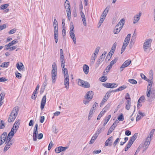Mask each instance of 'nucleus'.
<instances>
[{
	"mask_svg": "<svg viewBox=\"0 0 155 155\" xmlns=\"http://www.w3.org/2000/svg\"><path fill=\"white\" fill-rule=\"evenodd\" d=\"M7 133L5 132L2 134L0 137V146H1L4 142L6 144L4 149V151H6L11 147L12 144L11 139L6 138Z\"/></svg>",
	"mask_w": 155,
	"mask_h": 155,
	"instance_id": "f257e3e1",
	"label": "nucleus"
},
{
	"mask_svg": "<svg viewBox=\"0 0 155 155\" xmlns=\"http://www.w3.org/2000/svg\"><path fill=\"white\" fill-rule=\"evenodd\" d=\"M125 21L124 19H121L116 25L114 30V34H117L120 32L125 23Z\"/></svg>",
	"mask_w": 155,
	"mask_h": 155,
	"instance_id": "f03ea898",
	"label": "nucleus"
},
{
	"mask_svg": "<svg viewBox=\"0 0 155 155\" xmlns=\"http://www.w3.org/2000/svg\"><path fill=\"white\" fill-rule=\"evenodd\" d=\"M18 111V108L15 107L13 108L8 118V122L10 123L14 121L17 115Z\"/></svg>",
	"mask_w": 155,
	"mask_h": 155,
	"instance_id": "7ed1b4c3",
	"label": "nucleus"
},
{
	"mask_svg": "<svg viewBox=\"0 0 155 155\" xmlns=\"http://www.w3.org/2000/svg\"><path fill=\"white\" fill-rule=\"evenodd\" d=\"M151 138H149V137H147L144 144L143 145H140L139 147V148L143 147V152H144L148 147V146L150 144V142L151 141Z\"/></svg>",
	"mask_w": 155,
	"mask_h": 155,
	"instance_id": "20e7f679",
	"label": "nucleus"
},
{
	"mask_svg": "<svg viewBox=\"0 0 155 155\" xmlns=\"http://www.w3.org/2000/svg\"><path fill=\"white\" fill-rule=\"evenodd\" d=\"M78 84L79 85L86 88H88L90 87V84L88 82L80 79H78Z\"/></svg>",
	"mask_w": 155,
	"mask_h": 155,
	"instance_id": "39448f33",
	"label": "nucleus"
},
{
	"mask_svg": "<svg viewBox=\"0 0 155 155\" xmlns=\"http://www.w3.org/2000/svg\"><path fill=\"white\" fill-rule=\"evenodd\" d=\"M38 124L35 125L34 128L33 135V140L34 141H36L37 140V135L38 133Z\"/></svg>",
	"mask_w": 155,
	"mask_h": 155,
	"instance_id": "423d86ee",
	"label": "nucleus"
},
{
	"mask_svg": "<svg viewBox=\"0 0 155 155\" xmlns=\"http://www.w3.org/2000/svg\"><path fill=\"white\" fill-rule=\"evenodd\" d=\"M152 41V40L150 39H148L146 40L143 45V48L145 51H146V50L151 46Z\"/></svg>",
	"mask_w": 155,
	"mask_h": 155,
	"instance_id": "0eeeda50",
	"label": "nucleus"
},
{
	"mask_svg": "<svg viewBox=\"0 0 155 155\" xmlns=\"http://www.w3.org/2000/svg\"><path fill=\"white\" fill-rule=\"evenodd\" d=\"M131 63V61L128 60L126 61L120 68V71H122L123 70V68L128 66Z\"/></svg>",
	"mask_w": 155,
	"mask_h": 155,
	"instance_id": "6e6552de",
	"label": "nucleus"
},
{
	"mask_svg": "<svg viewBox=\"0 0 155 155\" xmlns=\"http://www.w3.org/2000/svg\"><path fill=\"white\" fill-rule=\"evenodd\" d=\"M118 60V58H115L113 60L111 61L110 62V64H109L107 67L106 68V70H108V71H107V72L109 71V70L112 68V67L113 64H114Z\"/></svg>",
	"mask_w": 155,
	"mask_h": 155,
	"instance_id": "1a4fd4ad",
	"label": "nucleus"
},
{
	"mask_svg": "<svg viewBox=\"0 0 155 155\" xmlns=\"http://www.w3.org/2000/svg\"><path fill=\"white\" fill-rule=\"evenodd\" d=\"M68 148L67 147L60 146L56 147L55 149V151L56 153H59L61 151L65 150Z\"/></svg>",
	"mask_w": 155,
	"mask_h": 155,
	"instance_id": "9d476101",
	"label": "nucleus"
},
{
	"mask_svg": "<svg viewBox=\"0 0 155 155\" xmlns=\"http://www.w3.org/2000/svg\"><path fill=\"white\" fill-rule=\"evenodd\" d=\"M141 15V12H140L139 13L137 14L134 16V20L133 22L134 24H136L139 21L140 19V18Z\"/></svg>",
	"mask_w": 155,
	"mask_h": 155,
	"instance_id": "9b49d317",
	"label": "nucleus"
},
{
	"mask_svg": "<svg viewBox=\"0 0 155 155\" xmlns=\"http://www.w3.org/2000/svg\"><path fill=\"white\" fill-rule=\"evenodd\" d=\"M68 2V9L67 10V15L68 16V19L70 20L71 19V10H70V5L69 4V2L68 0H66L65 3H67V2Z\"/></svg>",
	"mask_w": 155,
	"mask_h": 155,
	"instance_id": "f8f14e48",
	"label": "nucleus"
},
{
	"mask_svg": "<svg viewBox=\"0 0 155 155\" xmlns=\"http://www.w3.org/2000/svg\"><path fill=\"white\" fill-rule=\"evenodd\" d=\"M46 96L45 95L43 97L41 102L40 107L41 110H42L46 104Z\"/></svg>",
	"mask_w": 155,
	"mask_h": 155,
	"instance_id": "ddd939ff",
	"label": "nucleus"
},
{
	"mask_svg": "<svg viewBox=\"0 0 155 155\" xmlns=\"http://www.w3.org/2000/svg\"><path fill=\"white\" fill-rule=\"evenodd\" d=\"M94 92L92 91H88L86 94V99L91 100L93 97Z\"/></svg>",
	"mask_w": 155,
	"mask_h": 155,
	"instance_id": "4468645a",
	"label": "nucleus"
},
{
	"mask_svg": "<svg viewBox=\"0 0 155 155\" xmlns=\"http://www.w3.org/2000/svg\"><path fill=\"white\" fill-rule=\"evenodd\" d=\"M113 137L112 136L109 137L105 143V146H111L113 140Z\"/></svg>",
	"mask_w": 155,
	"mask_h": 155,
	"instance_id": "2eb2a0df",
	"label": "nucleus"
},
{
	"mask_svg": "<svg viewBox=\"0 0 155 155\" xmlns=\"http://www.w3.org/2000/svg\"><path fill=\"white\" fill-rule=\"evenodd\" d=\"M145 100V98L144 96H141L137 102V107L139 108L140 107L142 104H141V102H144Z\"/></svg>",
	"mask_w": 155,
	"mask_h": 155,
	"instance_id": "dca6fc26",
	"label": "nucleus"
},
{
	"mask_svg": "<svg viewBox=\"0 0 155 155\" xmlns=\"http://www.w3.org/2000/svg\"><path fill=\"white\" fill-rule=\"evenodd\" d=\"M69 77H65L64 80V85L65 87L67 90H68L69 88Z\"/></svg>",
	"mask_w": 155,
	"mask_h": 155,
	"instance_id": "f3484780",
	"label": "nucleus"
},
{
	"mask_svg": "<svg viewBox=\"0 0 155 155\" xmlns=\"http://www.w3.org/2000/svg\"><path fill=\"white\" fill-rule=\"evenodd\" d=\"M20 120L19 119H18L16 120L15 122V123L13 127L15 128V133H16L18 129L19 126L20 125Z\"/></svg>",
	"mask_w": 155,
	"mask_h": 155,
	"instance_id": "a211bd4d",
	"label": "nucleus"
},
{
	"mask_svg": "<svg viewBox=\"0 0 155 155\" xmlns=\"http://www.w3.org/2000/svg\"><path fill=\"white\" fill-rule=\"evenodd\" d=\"M60 58L61 63V67L62 68V70H63V68L65 66V61H64V56L63 55H60Z\"/></svg>",
	"mask_w": 155,
	"mask_h": 155,
	"instance_id": "6ab92c4d",
	"label": "nucleus"
},
{
	"mask_svg": "<svg viewBox=\"0 0 155 155\" xmlns=\"http://www.w3.org/2000/svg\"><path fill=\"white\" fill-rule=\"evenodd\" d=\"M152 86L150 84H148L147 88V96L149 97L150 96V94Z\"/></svg>",
	"mask_w": 155,
	"mask_h": 155,
	"instance_id": "aec40b11",
	"label": "nucleus"
},
{
	"mask_svg": "<svg viewBox=\"0 0 155 155\" xmlns=\"http://www.w3.org/2000/svg\"><path fill=\"white\" fill-rule=\"evenodd\" d=\"M74 31H70V35L72 39L74 44L76 43V38L74 35Z\"/></svg>",
	"mask_w": 155,
	"mask_h": 155,
	"instance_id": "412c9836",
	"label": "nucleus"
},
{
	"mask_svg": "<svg viewBox=\"0 0 155 155\" xmlns=\"http://www.w3.org/2000/svg\"><path fill=\"white\" fill-rule=\"evenodd\" d=\"M83 68L85 74H88L89 72V69L88 66L87 65L85 64L83 65Z\"/></svg>",
	"mask_w": 155,
	"mask_h": 155,
	"instance_id": "4be33fe9",
	"label": "nucleus"
},
{
	"mask_svg": "<svg viewBox=\"0 0 155 155\" xmlns=\"http://www.w3.org/2000/svg\"><path fill=\"white\" fill-rule=\"evenodd\" d=\"M57 73H51V79L52 83H55L57 78Z\"/></svg>",
	"mask_w": 155,
	"mask_h": 155,
	"instance_id": "5701e85b",
	"label": "nucleus"
},
{
	"mask_svg": "<svg viewBox=\"0 0 155 155\" xmlns=\"http://www.w3.org/2000/svg\"><path fill=\"white\" fill-rule=\"evenodd\" d=\"M155 97V90H154L153 89L151 91L150 99H149L150 101H151L152 100H153V98Z\"/></svg>",
	"mask_w": 155,
	"mask_h": 155,
	"instance_id": "b1692460",
	"label": "nucleus"
},
{
	"mask_svg": "<svg viewBox=\"0 0 155 155\" xmlns=\"http://www.w3.org/2000/svg\"><path fill=\"white\" fill-rule=\"evenodd\" d=\"M97 57V54L95 53H93L92 54L91 59L90 60V62L91 64H93L95 61V59Z\"/></svg>",
	"mask_w": 155,
	"mask_h": 155,
	"instance_id": "393cba45",
	"label": "nucleus"
},
{
	"mask_svg": "<svg viewBox=\"0 0 155 155\" xmlns=\"http://www.w3.org/2000/svg\"><path fill=\"white\" fill-rule=\"evenodd\" d=\"M57 67L56 64L54 62L52 64L51 73H57Z\"/></svg>",
	"mask_w": 155,
	"mask_h": 155,
	"instance_id": "a878e982",
	"label": "nucleus"
},
{
	"mask_svg": "<svg viewBox=\"0 0 155 155\" xmlns=\"http://www.w3.org/2000/svg\"><path fill=\"white\" fill-rule=\"evenodd\" d=\"M21 65H20L18 63H17L16 64V67L20 71H23L24 69V66L22 63H21Z\"/></svg>",
	"mask_w": 155,
	"mask_h": 155,
	"instance_id": "bb28decb",
	"label": "nucleus"
},
{
	"mask_svg": "<svg viewBox=\"0 0 155 155\" xmlns=\"http://www.w3.org/2000/svg\"><path fill=\"white\" fill-rule=\"evenodd\" d=\"M18 42V40L17 39H15L13 40V41H12L11 42H10L9 44H8L5 45V47H10L11 46H12L13 45H14L15 44L17 43Z\"/></svg>",
	"mask_w": 155,
	"mask_h": 155,
	"instance_id": "cd10ccee",
	"label": "nucleus"
},
{
	"mask_svg": "<svg viewBox=\"0 0 155 155\" xmlns=\"http://www.w3.org/2000/svg\"><path fill=\"white\" fill-rule=\"evenodd\" d=\"M131 100H127L126 103V109L128 110L130 108L131 106Z\"/></svg>",
	"mask_w": 155,
	"mask_h": 155,
	"instance_id": "c85d7f7f",
	"label": "nucleus"
},
{
	"mask_svg": "<svg viewBox=\"0 0 155 155\" xmlns=\"http://www.w3.org/2000/svg\"><path fill=\"white\" fill-rule=\"evenodd\" d=\"M104 129V127H102L99 128L96 131V133L95 134L96 135L98 136V135Z\"/></svg>",
	"mask_w": 155,
	"mask_h": 155,
	"instance_id": "c756f323",
	"label": "nucleus"
},
{
	"mask_svg": "<svg viewBox=\"0 0 155 155\" xmlns=\"http://www.w3.org/2000/svg\"><path fill=\"white\" fill-rule=\"evenodd\" d=\"M97 137L98 136L97 135L94 134V136L92 137L90 141V144H92L94 142V140L96 139Z\"/></svg>",
	"mask_w": 155,
	"mask_h": 155,
	"instance_id": "7c9ffc66",
	"label": "nucleus"
},
{
	"mask_svg": "<svg viewBox=\"0 0 155 155\" xmlns=\"http://www.w3.org/2000/svg\"><path fill=\"white\" fill-rule=\"evenodd\" d=\"M15 134L14 132L11 131L8 134V136L6 137V138L8 139H11Z\"/></svg>",
	"mask_w": 155,
	"mask_h": 155,
	"instance_id": "2f4dec72",
	"label": "nucleus"
},
{
	"mask_svg": "<svg viewBox=\"0 0 155 155\" xmlns=\"http://www.w3.org/2000/svg\"><path fill=\"white\" fill-rule=\"evenodd\" d=\"M108 11V9L107 8H106L105 9V10L104 11L103 13L102 14L101 16H102V17H104V18H105L106 15L107 14Z\"/></svg>",
	"mask_w": 155,
	"mask_h": 155,
	"instance_id": "473e14b6",
	"label": "nucleus"
},
{
	"mask_svg": "<svg viewBox=\"0 0 155 155\" xmlns=\"http://www.w3.org/2000/svg\"><path fill=\"white\" fill-rule=\"evenodd\" d=\"M62 70L63 71L64 77L67 76L69 77L68 73V70L67 68H64H64H63V70Z\"/></svg>",
	"mask_w": 155,
	"mask_h": 155,
	"instance_id": "72a5a7b5",
	"label": "nucleus"
},
{
	"mask_svg": "<svg viewBox=\"0 0 155 155\" xmlns=\"http://www.w3.org/2000/svg\"><path fill=\"white\" fill-rule=\"evenodd\" d=\"M111 115H109L107 117H106L104 119L105 122L104 123L103 126L104 127L107 124L109 119L110 118Z\"/></svg>",
	"mask_w": 155,
	"mask_h": 155,
	"instance_id": "f704fd0d",
	"label": "nucleus"
},
{
	"mask_svg": "<svg viewBox=\"0 0 155 155\" xmlns=\"http://www.w3.org/2000/svg\"><path fill=\"white\" fill-rule=\"evenodd\" d=\"M130 36H131V34H128L127 35V37L125 38L124 41V42H128V43H129V41L130 39Z\"/></svg>",
	"mask_w": 155,
	"mask_h": 155,
	"instance_id": "c9c22d12",
	"label": "nucleus"
},
{
	"mask_svg": "<svg viewBox=\"0 0 155 155\" xmlns=\"http://www.w3.org/2000/svg\"><path fill=\"white\" fill-rule=\"evenodd\" d=\"M103 110L100 113L99 115H98L97 120H99L102 116L105 113V111H103Z\"/></svg>",
	"mask_w": 155,
	"mask_h": 155,
	"instance_id": "e433bc0d",
	"label": "nucleus"
},
{
	"mask_svg": "<svg viewBox=\"0 0 155 155\" xmlns=\"http://www.w3.org/2000/svg\"><path fill=\"white\" fill-rule=\"evenodd\" d=\"M9 64V62H4L2 63V64L0 66L2 67H7Z\"/></svg>",
	"mask_w": 155,
	"mask_h": 155,
	"instance_id": "4c0bfd02",
	"label": "nucleus"
},
{
	"mask_svg": "<svg viewBox=\"0 0 155 155\" xmlns=\"http://www.w3.org/2000/svg\"><path fill=\"white\" fill-rule=\"evenodd\" d=\"M58 33H54V35L55 42L56 43H57L58 40Z\"/></svg>",
	"mask_w": 155,
	"mask_h": 155,
	"instance_id": "58836bf2",
	"label": "nucleus"
},
{
	"mask_svg": "<svg viewBox=\"0 0 155 155\" xmlns=\"http://www.w3.org/2000/svg\"><path fill=\"white\" fill-rule=\"evenodd\" d=\"M17 47V46H13L12 47H10V48L9 47H7L6 48H5L4 49L5 50H8V49H10V51H12L13 50H14Z\"/></svg>",
	"mask_w": 155,
	"mask_h": 155,
	"instance_id": "ea45409f",
	"label": "nucleus"
},
{
	"mask_svg": "<svg viewBox=\"0 0 155 155\" xmlns=\"http://www.w3.org/2000/svg\"><path fill=\"white\" fill-rule=\"evenodd\" d=\"M5 124L4 122V121L2 120L0 122V129L4 128L5 127Z\"/></svg>",
	"mask_w": 155,
	"mask_h": 155,
	"instance_id": "a19ab883",
	"label": "nucleus"
},
{
	"mask_svg": "<svg viewBox=\"0 0 155 155\" xmlns=\"http://www.w3.org/2000/svg\"><path fill=\"white\" fill-rule=\"evenodd\" d=\"M9 6V5L8 4H4L1 5L0 6V8L1 9H5L7 8Z\"/></svg>",
	"mask_w": 155,
	"mask_h": 155,
	"instance_id": "79ce46f5",
	"label": "nucleus"
},
{
	"mask_svg": "<svg viewBox=\"0 0 155 155\" xmlns=\"http://www.w3.org/2000/svg\"><path fill=\"white\" fill-rule=\"evenodd\" d=\"M117 119L119 121H123L124 120V116L122 113L120 114V115L118 117Z\"/></svg>",
	"mask_w": 155,
	"mask_h": 155,
	"instance_id": "37998d69",
	"label": "nucleus"
},
{
	"mask_svg": "<svg viewBox=\"0 0 155 155\" xmlns=\"http://www.w3.org/2000/svg\"><path fill=\"white\" fill-rule=\"evenodd\" d=\"M128 81L130 83L134 84H137V82L134 79H130L128 80Z\"/></svg>",
	"mask_w": 155,
	"mask_h": 155,
	"instance_id": "c03bdc74",
	"label": "nucleus"
},
{
	"mask_svg": "<svg viewBox=\"0 0 155 155\" xmlns=\"http://www.w3.org/2000/svg\"><path fill=\"white\" fill-rule=\"evenodd\" d=\"M137 134H134L133 136L131 138H130V140H132V141H133L134 142L135 141V140L137 138Z\"/></svg>",
	"mask_w": 155,
	"mask_h": 155,
	"instance_id": "a18cd8bd",
	"label": "nucleus"
},
{
	"mask_svg": "<svg viewBox=\"0 0 155 155\" xmlns=\"http://www.w3.org/2000/svg\"><path fill=\"white\" fill-rule=\"evenodd\" d=\"M127 88V86L125 85H122L119 88H117V91H121Z\"/></svg>",
	"mask_w": 155,
	"mask_h": 155,
	"instance_id": "49530a36",
	"label": "nucleus"
},
{
	"mask_svg": "<svg viewBox=\"0 0 155 155\" xmlns=\"http://www.w3.org/2000/svg\"><path fill=\"white\" fill-rule=\"evenodd\" d=\"M5 96V93L4 92H2L0 94V101L1 102L2 100L4 99Z\"/></svg>",
	"mask_w": 155,
	"mask_h": 155,
	"instance_id": "de8ad7c7",
	"label": "nucleus"
},
{
	"mask_svg": "<svg viewBox=\"0 0 155 155\" xmlns=\"http://www.w3.org/2000/svg\"><path fill=\"white\" fill-rule=\"evenodd\" d=\"M155 131L154 129H153L150 132L149 136L148 137H149V138H151V137L153 136V134L154 133V132Z\"/></svg>",
	"mask_w": 155,
	"mask_h": 155,
	"instance_id": "09e8293b",
	"label": "nucleus"
},
{
	"mask_svg": "<svg viewBox=\"0 0 155 155\" xmlns=\"http://www.w3.org/2000/svg\"><path fill=\"white\" fill-rule=\"evenodd\" d=\"M103 61H101V59L99 58L96 64L97 68L98 67L99 65L101 64Z\"/></svg>",
	"mask_w": 155,
	"mask_h": 155,
	"instance_id": "8fccbe9b",
	"label": "nucleus"
},
{
	"mask_svg": "<svg viewBox=\"0 0 155 155\" xmlns=\"http://www.w3.org/2000/svg\"><path fill=\"white\" fill-rule=\"evenodd\" d=\"M110 88H114L117 87L118 85L115 83L110 84Z\"/></svg>",
	"mask_w": 155,
	"mask_h": 155,
	"instance_id": "3c124183",
	"label": "nucleus"
},
{
	"mask_svg": "<svg viewBox=\"0 0 155 155\" xmlns=\"http://www.w3.org/2000/svg\"><path fill=\"white\" fill-rule=\"evenodd\" d=\"M110 104H107L105 107L104 108L103 110L104 111H105V112H106V111L108 109V108L110 107Z\"/></svg>",
	"mask_w": 155,
	"mask_h": 155,
	"instance_id": "603ef678",
	"label": "nucleus"
},
{
	"mask_svg": "<svg viewBox=\"0 0 155 155\" xmlns=\"http://www.w3.org/2000/svg\"><path fill=\"white\" fill-rule=\"evenodd\" d=\"M120 141V139L119 138H117L114 141L113 143L114 146L115 147L117 144Z\"/></svg>",
	"mask_w": 155,
	"mask_h": 155,
	"instance_id": "864d4df0",
	"label": "nucleus"
},
{
	"mask_svg": "<svg viewBox=\"0 0 155 155\" xmlns=\"http://www.w3.org/2000/svg\"><path fill=\"white\" fill-rule=\"evenodd\" d=\"M16 31V29H15V28H14V29L10 30L9 31L8 33L9 34H10V35L13 34Z\"/></svg>",
	"mask_w": 155,
	"mask_h": 155,
	"instance_id": "5fc2aeb1",
	"label": "nucleus"
},
{
	"mask_svg": "<svg viewBox=\"0 0 155 155\" xmlns=\"http://www.w3.org/2000/svg\"><path fill=\"white\" fill-rule=\"evenodd\" d=\"M103 85L107 88H110V83H104L103 84Z\"/></svg>",
	"mask_w": 155,
	"mask_h": 155,
	"instance_id": "6e6d98bb",
	"label": "nucleus"
},
{
	"mask_svg": "<svg viewBox=\"0 0 155 155\" xmlns=\"http://www.w3.org/2000/svg\"><path fill=\"white\" fill-rule=\"evenodd\" d=\"M106 80V77L102 76L100 80L102 82H104Z\"/></svg>",
	"mask_w": 155,
	"mask_h": 155,
	"instance_id": "4d7b16f0",
	"label": "nucleus"
},
{
	"mask_svg": "<svg viewBox=\"0 0 155 155\" xmlns=\"http://www.w3.org/2000/svg\"><path fill=\"white\" fill-rule=\"evenodd\" d=\"M15 75L16 77L18 78H21V74L18 72L17 73L16 72Z\"/></svg>",
	"mask_w": 155,
	"mask_h": 155,
	"instance_id": "13d9d810",
	"label": "nucleus"
},
{
	"mask_svg": "<svg viewBox=\"0 0 155 155\" xmlns=\"http://www.w3.org/2000/svg\"><path fill=\"white\" fill-rule=\"evenodd\" d=\"M125 98L126 100L128 99V100H131L130 98V95L128 93H127L126 94Z\"/></svg>",
	"mask_w": 155,
	"mask_h": 155,
	"instance_id": "bf43d9fd",
	"label": "nucleus"
},
{
	"mask_svg": "<svg viewBox=\"0 0 155 155\" xmlns=\"http://www.w3.org/2000/svg\"><path fill=\"white\" fill-rule=\"evenodd\" d=\"M140 76L141 78L144 80H146L147 79L146 76L143 74L141 73L140 74Z\"/></svg>",
	"mask_w": 155,
	"mask_h": 155,
	"instance_id": "052dcab7",
	"label": "nucleus"
},
{
	"mask_svg": "<svg viewBox=\"0 0 155 155\" xmlns=\"http://www.w3.org/2000/svg\"><path fill=\"white\" fill-rule=\"evenodd\" d=\"M8 80L7 79H6L5 78L2 77L0 78V82H3L7 81Z\"/></svg>",
	"mask_w": 155,
	"mask_h": 155,
	"instance_id": "680f3d73",
	"label": "nucleus"
},
{
	"mask_svg": "<svg viewBox=\"0 0 155 155\" xmlns=\"http://www.w3.org/2000/svg\"><path fill=\"white\" fill-rule=\"evenodd\" d=\"M99 50H100V47L99 46L97 47L94 53L96 54L97 55V54L99 51Z\"/></svg>",
	"mask_w": 155,
	"mask_h": 155,
	"instance_id": "e2e57ef3",
	"label": "nucleus"
},
{
	"mask_svg": "<svg viewBox=\"0 0 155 155\" xmlns=\"http://www.w3.org/2000/svg\"><path fill=\"white\" fill-rule=\"evenodd\" d=\"M43 136V135L42 133L39 134L38 136L37 135V138H38V139H41L42 138Z\"/></svg>",
	"mask_w": 155,
	"mask_h": 155,
	"instance_id": "0e129e2a",
	"label": "nucleus"
},
{
	"mask_svg": "<svg viewBox=\"0 0 155 155\" xmlns=\"http://www.w3.org/2000/svg\"><path fill=\"white\" fill-rule=\"evenodd\" d=\"M37 94H35L34 92H33L31 97V98L35 100L37 97V95H36Z\"/></svg>",
	"mask_w": 155,
	"mask_h": 155,
	"instance_id": "69168bd1",
	"label": "nucleus"
},
{
	"mask_svg": "<svg viewBox=\"0 0 155 155\" xmlns=\"http://www.w3.org/2000/svg\"><path fill=\"white\" fill-rule=\"evenodd\" d=\"M39 85H38L37 87H36L35 91L33 92H34L35 94H38L37 90L39 89Z\"/></svg>",
	"mask_w": 155,
	"mask_h": 155,
	"instance_id": "338daca9",
	"label": "nucleus"
},
{
	"mask_svg": "<svg viewBox=\"0 0 155 155\" xmlns=\"http://www.w3.org/2000/svg\"><path fill=\"white\" fill-rule=\"evenodd\" d=\"M125 134L126 135L129 136L131 134V132L129 130H127L125 132Z\"/></svg>",
	"mask_w": 155,
	"mask_h": 155,
	"instance_id": "774afa93",
	"label": "nucleus"
}]
</instances>
